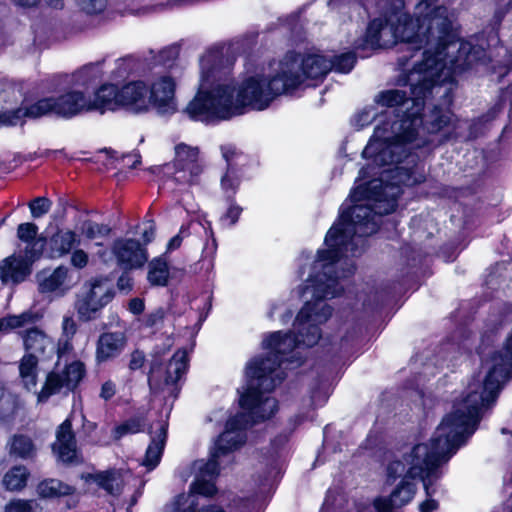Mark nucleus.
<instances>
[{
    "label": "nucleus",
    "mask_w": 512,
    "mask_h": 512,
    "mask_svg": "<svg viewBox=\"0 0 512 512\" xmlns=\"http://www.w3.org/2000/svg\"><path fill=\"white\" fill-rule=\"evenodd\" d=\"M391 173L392 183L384 184L382 179H373L351 192L350 198L355 204L348 211H343L338 223L328 231L325 237L327 249L318 251L313 264L314 274L307 279L303 293L310 295L314 301H307L295 319L297 336L280 331L271 333L263 341L268 356L250 361L258 362L257 365L264 368L267 374L270 367L284 372L281 365L297 359L295 349L318 343L321 337L319 325L332 314L331 307L323 299L338 296L343 290L339 281L354 273L355 266L347 259L348 253L355 256L358 246L363 244L362 238L378 230L380 217L396 209L400 185L416 183V179L404 167L396 166Z\"/></svg>",
    "instance_id": "nucleus-1"
},
{
    "label": "nucleus",
    "mask_w": 512,
    "mask_h": 512,
    "mask_svg": "<svg viewBox=\"0 0 512 512\" xmlns=\"http://www.w3.org/2000/svg\"><path fill=\"white\" fill-rule=\"evenodd\" d=\"M426 54V62L415 64L398 88L380 91L374 97L377 105L395 108L402 115L381 121L374 129V134L364 148V158L372 160L377 166L399 164L406 158L403 144L417 138L418 126L422 123L418 114L423 109V100L427 93L441 88V84L451 82L456 74L472 68L477 63H484L485 50L477 48L466 58L450 60L431 59Z\"/></svg>",
    "instance_id": "nucleus-2"
},
{
    "label": "nucleus",
    "mask_w": 512,
    "mask_h": 512,
    "mask_svg": "<svg viewBox=\"0 0 512 512\" xmlns=\"http://www.w3.org/2000/svg\"><path fill=\"white\" fill-rule=\"evenodd\" d=\"M481 387L480 383H469L465 396L439 424L430 444L414 445L401 459L393 460L387 467L389 479L395 480L406 473L409 479L421 480L428 499L421 503L420 512H433L438 508V502L431 496L436 493L442 476L440 466L473 434L482 410L496 400V382L488 381L484 391Z\"/></svg>",
    "instance_id": "nucleus-3"
},
{
    "label": "nucleus",
    "mask_w": 512,
    "mask_h": 512,
    "mask_svg": "<svg viewBox=\"0 0 512 512\" xmlns=\"http://www.w3.org/2000/svg\"><path fill=\"white\" fill-rule=\"evenodd\" d=\"M398 42L412 45V49H422L423 59L430 52L431 59L450 60L466 58L479 46L456 38L448 10L438 0H422L414 9V18L406 15H392L372 20L366 30L364 48H389Z\"/></svg>",
    "instance_id": "nucleus-4"
},
{
    "label": "nucleus",
    "mask_w": 512,
    "mask_h": 512,
    "mask_svg": "<svg viewBox=\"0 0 512 512\" xmlns=\"http://www.w3.org/2000/svg\"><path fill=\"white\" fill-rule=\"evenodd\" d=\"M215 55L207 54L200 60L201 77L199 90L188 103L184 113L192 120L211 123L228 120L243 113L244 108L264 110L275 97L288 93L297 77L285 80L280 67L272 77L255 74L246 77L237 89L222 81L220 72L212 67Z\"/></svg>",
    "instance_id": "nucleus-5"
},
{
    "label": "nucleus",
    "mask_w": 512,
    "mask_h": 512,
    "mask_svg": "<svg viewBox=\"0 0 512 512\" xmlns=\"http://www.w3.org/2000/svg\"><path fill=\"white\" fill-rule=\"evenodd\" d=\"M258 362H249L246 366V377L248 385L240 395V405L248 412H241L230 418L225 426L227 430L230 422H233L231 429L241 434L243 441L233 448L230 453L244 444L246 436L244 430L249 425V419L252 423L270 418L277 410L276 399L266 396L265 393L272 391L276 385L280 384L286 377L285 372L269 368V374L265 369L257 365Z\"/></svg>",
    "instance_id": "nucleus-6"
},
{
    "label": "nucleus",
    "mask_w": 512,
    "mask_h": 512,
    "mask_svg": "<svg viewBox=\"0 0 512 512\" xmlns=\"http://www.w3.org/2000/svg\"><path fill=\"white\" fill-rule=\"evenodd\" d=\"M231 427L233 422L229 423L227 430L215 441L208 461L194 462L193 467L197 473L190 486V492L176 497L171 505V512H196L198 505L196 495L212 497L217 492L215 480L219 473L221 458L228 456L230 451L243 441L241 434H235Z\"/></svg>",
    "instance_id": "nucleus-7"
},
{
    "label": "nucleus",
    "mask_w": 512,
    "mask_h": 512,
    "mask_svg": "<svg viewBox=\"0 0 512 512\" xmlns=\"http://www.w3.org/2000/svg\"><path fill=\"white\" fill-rule=\"evenodd\" d=\"M444 95V106L434 105L424 116L421 115V111L419 112L418 117L422 121L418 126L419 135L416 139L403 144L406 149V157L408 156V145L420 148L432 143L433 140L428 138V135L437 136L439 144L458 135V130L462 128V122L448 107L451 104V98L448 97L447 90Z\"/></svg>",
    "instance_id": "nucleus-8"
},
{
    "label": "nucleus",
    "mask_w": 512,
    "mask_h": 512,
    "mask_svg": "<svg viewBox=\"0 0 512 512\" xmlns=\"http://www.w3.org/2000/svg\"><path fill=\"white\" fill-rule=\"evenodd\" d=\"M280 76L285 80L297 77V82L291 87L296 89L305 78L319 79L332 70V59L320 54L301 56L294 52L287 53L279 62Z\"/></svg>",
    "instance_id": "nucleus-9"
},
{
    "label": "nucleus",
    "mask_w": 512,
    "mask_h": 512,
    "mask_svg": "<svg viewBox=\"0 0 512 512\" xmlns=\"http://www.w3.org/2000/svg\"><path fill=\"white\" fill-rule=\"evenodd\" d=\"M113 297V285L108 278L99 277L86 283L74 304L79 320L88 322L96 319Z\"/></svg>",
    "instance_id": "nucleus-10"
},
{
    "label": "nucleus",
    "mask_w": 512,
    "mask_h": 512,
    "mask_svg": "<svg viewBox=\"0 0 512 512\" xmlns=\"http://www.w3.org/2000/svg\"><path fill=\"white\" fill-rule=\"evenodd\" d=\"M187 369V352L178 350L166 366L155 354L151 360L148 383L152 390H162L164 386L176 383Z\"/></svg>",
    "instance_id": "nucleus-11"
},
{
    "label": "nucleus",
    "mask_w": 512,
    "mask_h": 512,
    "mask_svg": "<svg viewBox=\"0 0 512 512\" xmlns=\"http://www.w3.org/2000/svg\"><path fill=\"white\" fill-rule=\"evenodd\" d=\"M84 365L80 361H74L62 371H51L38 394L39 401L47 400L51 395L61 392L63 389L72 391L76 388L84 376Z\"/></svg>",
    "instance_id": "nucleus-12"
},
{
    "label": "nucleus",
    "mask_w": 512,
    "mask_h": 512,
    "mask_svg": "<svg viewBox=\"0 0 512 512\" xmlns=\"http://www.w3.org/2000/svg\"><path fill=\"white\" fill-rule=\"evenodd\" d=\"M175 180L179 183L192 185L198 182L203 172L198 147L180 143L175 146Z\"/></svg>",
    "instance_id": "nucleus-13"
},
{
    "label": "nucleus",
    "mask_w": 512,
    "mask_h": 512,
    "mask_svg": "<svg viewBox=\"0 0 512 512\" xmlns=\"http://www.w3.org/2000/svg\"><path fill=\"white\" fill-rule=\"evenodd\" d=\"M487 371L482 379L473 380L471 383H480L481 391L488 382H496L498 387L495 391V399L497 398L502 386L512 375V333L507 339L502 352L493 355L490 362H486Z\"/></svg>",
    "instance_id": "nucleus-14"
},
{
    "label": "nucleus",
    "mask_w": 512,
    "mask_h": 512,
    "mask_svg": "<svg viewBox=\"0 0 512 512\" xmlns=\"http://www.w3.org/2000/svg\"><path fill=\"white\" fill-rule=\"evenodd\" d=\"M147 85L150 109H156L159 114L176 112V82L173 77L169 75L157 76Z\"/></svg>",
    "instance_id": "nucleus-15"
},
{
    "label": "nucleus",
    "mask_w": 512,
    "mask_h": 512,
    "mask_svg": "<svg viewBox=\"0 0 512 512\" xmlns=\"http://www.w3.org/2000/svg\"><path fill=\"white\" fill-rule=\"evenodd\" d=\"M50 113L55 114V98H43L29 105H22L14 110L0 112L1 126L22 124L26 118L37 119Z\"/></svg>",
    "instance_id": "nucleus-16"
},
{
    "label": "nucleus",
    "mask_w": 512,
    "mask_h": 512,
    "mask_svg": "<svg viewBox=\"0 0 512 512\" xmlns=\"http://www.w3.org/2000/svg\"><path fill=\"white\" fill-rule=\"evenodd\" d=\"M112 252L117 262L124 269H137L142 267L147 259V251L134 239H118L113 243Z\"/></svg>",
    "instance_id": "nucleus-17"
},
{
    "label": "nucleus",
    "mask_w": 512,
    "mask_h": 512,
    "mask_svg": "<svg viewBox=\"0 0 512 512\" xmlns=\"http://www.w3.org/2000/svg\"><path fill=\"white\" fill-rule=\"evenodd\" d=\"M148 85L144 81H131L119 88L122 108L133 113H145L150 110Z\"/></svg>",
    "instance_id": "nucleus-18"
},
{
    "label": "nucleus",
    "mask_w": 512,
    "mask_h": 512,
    "mask_svg": "<svg viewBox=\"0 0 512 512\" xmlns=\"http://www.w3.org/2000/svg\"><path fill=\"white\" fill-rule=\"evenodd\" d=\"M36 278L38 289L43 294L61 297L72 288L69 269L65 266H59L53 271H41Z\"/></svg>",
    "instance_id": "nucleus-19"
},
{
    "label": "nucleus",
    "mask_w": 512,
    "mask_h": 512,
    "mask_svg": "<svg viewBox=\"0 0 512 512\" xmlns=\"http://www.w3.org/2000/svg\"><path fill=\"white\" fill-rule=\"evenodd\" d=\"M20 336L23 340L24 348L34 356L46 357L54 351V342L52 338L42 329L32 327L21 331Z\"/></svg>",
    "instance_id": "nucleus-20"
},
{
    "label": "nucleus",
    "mask_w": 512,
    "mask_h": 512,
    "mask_svg": "<svg viewBox=\"0 0 512 512\" xmlns=\"http://www.w3.org/2000/svg\"><path fill=\"white\" fill-rule=\"evenodd\" d=\"M126 337L121 332H106L99 336L95 357L98 363L118 357L126 346Z\"/></svg>",
    "instance_id": "nucleus-21"
},
{
    "label": "nucleus",
    "mask_w": 512,
    "mask_h": 512,
    "mask_svg": "<svg viewBox=\"0 0 512 512\" xmlns=\"http://www.w3.org/2000/svg\"><path fill=\"white\" fill-rule=\"evenodd\" d=\"M53 451L63 462H72L77 455V444L72 430V424L66 419L57 429L56 441L53 443Z\"/></svg>",
    "instance_id": "nucleus-22"
},
{
    "label": "nucleus",
    "mask_w": 512,
    "mask_h": 512,
    "mask_svg": "<svg viewBox=\"0 0 512 512\" xmlns=\"http://www.w3.org/2000/svg\"><path fill=\"white\" fill-rule=\"evenodd\" d=\"M402 476L405 478L398 484V486L390 494L389 498H377L374 501V505L380 510H391L393 508H399L409 503L415 493L416 485L409 478L406 473Z\"/></svg>",
    "instance_id": "nucleus-23"
},
{
    "label": "nucleus",
    "mask_w": 512,
    "mask_h": 512,
    "mask_svg": "<svg viewBox=\"0 0 512 512\" xmlns=\"http://www.w3.org/2000/svg\"><path fill=\"white\" fill-rule=\"evenodd\" d=\"M119 95V88L115 85L104 84L94 93L93 98H88V110L100 113L115 111L121 108Z\"/></svg>",
    "instance_id": "nucleus-24"
},
{
    "label": "nucleus",
    "mask_w": 512,
    "mask_h": 512,
    "mask_svg": "<svg viewBox=\"0 0 512 512\" xmlns=\"http://www.w3.org/2000/svg\"><path fill=\"white\" fill-rule=\"evenodd\" d=\"M89 112L88 98L79 91H71L55 98V114L70 118L79 113Z\"/></svg>",
    "instance_id": "nucleus-25"
},
{
    "label": "nucleus",
    "mask_w": 512,
    "mask_h": 512,
    "mask_svg": "<svg viewBox=\"0 0 512 512\" xmlns=\"http://www.w3.org/2000/svg\"><path fill=\"white\" fill-rule=\"evenodd\" d=\"M34 260H28L25 253L19 257L10 256L0 265V279L3 283H19L30 273L29 265Z\"/></svg>",
    "instance_id": "nucleus-26"
},
{
    "label": "nucleus",
    "mask_w": 512,
    "mask_h": 512,
    "mask_svg": "<svg viewBox=\"0 0 512 512\" xmlns=\"http://www.w3.org/2000/svg\"><path fill=\"white\" fill-rule=\"evenodd\" d=\"M38 227L34 223H22L17 228V237L25 243L23 253L28 260L38 259L45 246V240L37 237Z\"/></svg>",
    "instance_id": "nucleus-27"
},
{
    "label": "nucleus",
    "mask_w": 512,
    "mask_h": 512,
    "mask_svg": "<svg viewBox=\"0 0 512 512\" xmlns=\"http://www.w3.org/2000/svg\"><path fill=\"white\" fill-rule=\"evenodd\" d=\"M167 439V423L160 422L155 434L151 436V442L147 447L142 465L148 470H153L160 462Z\"/></svg>",
    "instance_id": "nucleus-28"
},
{
    "label": "nucleus",
    "mask_w": 512,
    "mask_h": 512,
    "mask_svg": "<svg viewBox=\"0 0 512 512\" xmlns=\"http://www.w3.org/2000/svg\"><path fill=\"white\" fill-rule=\"evenodd\" d=\"M10 456L20 459H31L36 455V446L32 439L23 434L13 435L7 443Z\"/></svg>",
    "instance_id": "nucleus-29"
},
{
    "label": "nucleus",
    "mask_w": 512,
    "mask_h": 512,
    "mask_svg": "<svg viewBox=\"0 0 512 512\" xmlns=\"http://www.w3.org/2000/svg\"><path fill=\"white\" fill-rule=\"evenodd\" d=\"M79 243L80 240L74 231L70 229L59 230L51 238V252L53 256L60 257L68 254Z\"/></svg>",
    "instance_id": "nucleus-30"
},
{
    "label": "nucleus",
    "mask_w": 512,
    "mask_h": 512,
    "mask_svg": "<svg viewBox=\"0 0 512 512\" xmlns=\"http://www.w3.org/2000/svg\"><path fill=\"white\" fill-rule=\"evenodd\" d=\"M19 375L23 386L28 390H34L37 385L38 358L32 354H26L19 363Z\"/></svg>",
    "instance_id": "nucleus-31"
},
{
    "label": "nucleus",
    "mask_w": 512,
    "mask_h": 512,
    "mask_svg": "<svg viewBox=\"0 0 512 512\" xmlns=\"http://www.w3.org/2000/svg\"><path fill=\"white\" fill-rule=\"evenodd\" d=\"M169 275V267L165 255L156 257L149 262L147 280L152 286H166Z\"/></svg>",
    "instance_id": "nucleus-32"
},
{
    "label": "nucleus",
    "mask_w": 512,
    "mask_h": 512,
    "mask_svg": "<svg viewBox=\"0 0 512 512\" xmlns=\"http://www.w3.org/2000/svg\"><path fill=\"white\" fill-rule=\"evenodd\" d=\"M37 493L42 498H57L74 493V488L57 479H47L37 486Z\"/></svg>",
    "instance_id": "nucleus-33"
},
{
    "label": "nucleus",
    "mask_w": 512,
    "mask_h": 512,
    "mask_svg": "<svg viewBox=\"0 0 512 512\" xmlns=\"http://www.w3.org/2000/svg\"><path fill=\"white\" fill-rule=\"evenodd\" d=\"M29 477V472L25 466L18 465L8 470L2 480L3 486L9 491L22 490Z\"/></svg>",
    "instance_id": "nucleus-34"
},
{
    "label": "nucleus",
    "mask_w": 512,
    "mask_h": 512,
    "mask_svg": "<svg viewBox=\"0 0 512 512\" xmlns=\"http://www.w3.org/2000/svg\"><path fill=\"white\" fill-rule=\"evenodd\" d=\"M91 479L109 494H117L122 487V479L117 471H106L91 475Z\"/></svg>",
    "instance_id": "nucleus-35"
},
{
    "label": "nucleus",
    "mask_w": 512,
    "mask_h": 512,
    "mask_svg": "<svg viewBox=\"0 0 512 512\" xmlns=\"http://www.w3.org/2000/svg\"><path fill=\"white\" fill-rule=\"evenodd\" d=\"M80 233L88 240H97L108 237L111 228L106 224H99L92 220H85L79 227Z\"/></svg>",
    "instance_id": "nucleus-36"
},
{
    "label": "nucleus",
    "mask_w": 512,
    "mask_h": 512,
    "mask_svg": "<svg viewBox=\"0 0 512 512\" xmlns=\"http://www.w3.org/2000/svg\"><path fill=\"white\" fill-rule=\"evenodd\" d=\"M101 75V63H89L84 65L74 74L75 83L79 85H87L91 81L96 80Z\"/></svg>",
    "instance_id": "nucleus-37"
},
{
    "label": "nucleus",
    "mask_w": 512,
    "mask_h": 512,
    "mask_svg": "<svg viewBox=\"0 0 512 512\" xmlns=\"http://www.w3.org/2000/svg\"><path fill=\"white\" fill-rule=\"evenodd\" d=\"M39 315L31 311H25L19 315L7 316L8 325L11 329L33 325L39 320Z\"/></svg>",
    "instance_id": "nucleus-38"
},
{
    "label": "nucleus",
    "mask_w": 512,
    "mask_h": 512,
    "mask_svg": "<svg viewBox=\"0 0 512 512\" xmlns=\"http://www.w3.org/2000/svg\"><path fill=\"white\" fill-rule=\"evenodd\" d=\"M332 59V69L341 73H348L355 65L356 57L353 53H343L339 56H334Z\"/></svg>",
    "instance_id": "nucleus-39"
},
{
    "label": "nucleus",
    "mask_w": 512,
    "mask_h": 512,
    "mask_svg": "<svg viewBox=\"0 0 512 512\" xmlns=\"http://www.w3.org/2000/svg\"><path fill=\"white\" fill-rule=\"evenodd\" d=\"M52 202L46 197H37L29 203L30 212L33 218H40L51 209Z\"/></svg>",
    "instance_id": "nucleus-40"
},
{
    "label": "nucleus",
    "mask_w": 512,
    "mask_h": 512,
    "mask_svg": "<svg viewBox=\"0 0 512 512\" xmlns=\"http://www.w3.org/2000/svg\"><path fill=\"white\" fill-rule=\"evenodd\" d=\"M79 7L87 14H97L106 8V0H76Z\"/></svg>",
    "instance_id": "nucleus-41"
},
{
    "label": "nucleus",
    "mask_w": 512,
    "mask_h": 512,
    "mask_svg": "<svg viewBox=\"0 0 512 512\" xmlns=\"http://www.w3.org/2000/svg\"><path fill=\"white\" fill-rule=\"evenodd\" d=\"M378 115V112L374 106L364 108L355 117L356 125L359 128H363L369 125Z\"/></svg>",
    "instance_id": "nucleus-42"
},
{
    "label": "nucleus",
    "mask_w": 512,
    "mask_h": 512,
    "mask_svg": "<svg viewBox=\"0 0 512 512\" xmlns=\"http://www.w3.org/2000/svg\"><path fill=\"white\" fill-rule=\"evenodd\" d=\"M33 504V500H13L5 506V512H33Z\"/></svg>",
    "instance_id": "nucleus-43"
},
{
    "label": "nucleus",
    "mask_w": 512,
    "mask_h": 512,
    "mask_svg": "<svg viewBox=\"0 0 512 512\" xmlns=\"http://www.w3.org/2000/svg\"><path fill=\"white\" fill-rule=\"evenodd\" d=\"M179 48L176 46L163 49L159 54V62L167 68L172 67L174 61L178 58Z\"/></svg>",
    "instance_id": "nucleus-44"
},
{
    "label": "nucleus",
    "mask_w": 512,
    "mask_h": 512,
    "mask_svg": "<svg viewBox=\"0 0 512 512\" xmlns=\"http://www.w3.org/2000/svg\"><path fill=\"white\" fill-rule=\"evenodd\" d=\"M77 332V324L74 318L70 315H65L62 318L61 323V335L60 337L73 339Z\"/></svg>",
    "instance_id": "nucleus-45"
},
{
    "label": "nucleus",
    "mask_w": 512,
    "mask_h": 512,
    "mask_svg": "<svg viewBox=\"0 0 512 512\" xmlns=\"http://www.w3.org/2000/svg\"><path fill=\"white\" fill-rule=\"evenodd\" d=\"M239 182L237 177L234 175V173L228 168L225 175L221 178V186L225 191H230L234 193L236 187L238 186Z\"/></svg>",
    "instance_id": "nucleus-46"
},
{
    "label": "nucleus",
    "mask_w": 512,
    "mask_h": 512,
    "mask_svg": "<svg viewBox=\"0 0 512 512\" xmlns=\"http://www.w3.org/2000/svg\"><path fill=\"white\" fill-rule=\"evenodd\" d=\"M145 360H146V357H145L144 352H142L140 350H134L130 354L128 367L131 371H136V370L140 369L141 367H143Z\"/></svg>",
    "instance_id": "nucleus-47"
},
{
    "label": "nucleus",
    "mask_w": 512,
    "mask_h": 512,
    "mask_svg": "<svg viewBox=\"0 0 512 512\" xmlns=\"http://www.w3.org/2000/svg\"><path fill=\"white\" fill-rule=\"evenodd\" d=\"M72 340L73 339L70 338L59 337L56 347L57 355L59 358L73 352L74 347Z\"/></svg>",
    "instance_id": "nucleus-48"
},
{
    "label": "nucleus",
    "mask_w": 512,
    "mask_h": 512,
    "mask_svg": "<svg viewBox=\"0 0 512 512\" xmlns=\"http://www.w3.org/2000/svg\"><path fill=\"white\" fill-rule=\"evenodd\" d=\"M88 263V255L84 250L77 249L72 253L71 264L76 268H84Z\"/></svg>",
    "instance_id": "nucleus-49"
},
{
    "label": "nucleus",
    "mask_w": 512,
    "mask_h": 512,
    "mask_svg": "<svg viewBox=\"0 0 512 512\" xmlns=\"http://www.w3.org/2000/svg\"><path fill=\"white\" fill-rule=\"evenodd\" d=\"M241 212H242L241 207L236 206V205H231L228 208L227 212L222 217V221H228V225L232 226L237 222Z\"/></svg>",
    "instance_id": "nucleus-50"
},
{
    "label": "nucleus",
    "mask_w": 512,
    "mask_h": 512,
    "mask_svg": "<svg viewBox=\"0 0 512 512\" xmlns=\"http://www.w3.org/2000/svg\"><path fill=\"white\" fill-rule=\"evenodd\" d=\"M116 393V385L113 381L107 380L102 384L100 397L105 401L110 400Z\"/></svg>",
    "instance_id": "nucleus-51"
},
{
    "label": "nucleus",
    "mask_w": 512,
    "mask_h": 512,
    "mask_svg": "<svg viewBox=\"0 0 512 512\" xmlns=\"http://www.w3.org/2000/svg\"><path fill=\"white\" fill-rule=\"evenodd\" d=\"M132 58L131 57H125L120 58L116 61L117 69H118V76H123L124 73H126L128 70L132 67Z\"/></svg>",
    "instance_id": "nucleus-52"
},
{
    "label": "nucleus",
    "mask_w": 512,
    "mask_h": 512,
    "mask_svg": "<svg viewBox=\"0 0 512 512\" xmlns=\"http://www.w3.org/2000/svg\"><path fill=\"white\" fill-rule=\"evenodd\" d=\"M221 152L228 165H230V161L238 154L237 149L233 145H223Z\"/></svg>",
    "instance_id": "nucleus-53"
},
{
    "label": "nucleus",
    "mask_w": 512,
    "mask_h": 512,
    "mask_svg": "<svg viewBox=\"0 0 512 512\" xmlns=\"http://www.w3.org/2000/svg\"><path fill=\"white\" fill-rule=\"evenodd\" d=\"M125 424L128 426V430L133 433H137L142 430L144 427V422L141 418H133L125 422Z\"/></svg>",
    "instance_id": "nucleus-54"
},
{
    "label": "nucleus",
    "mask_w": 512,
    "mask_h": 512,
    "mask_svg": "<svg viewBox=\"0 0 512 512\" xmlns=\"http://www.w3.org/2000/svg\"><path fill=\"white\" fill-rule=\"evenodd\" d=\"M117 286L121 291H129L132 288V279L128 274H123L117 281Z\"/></svg>",
    "instance_id": "nucleus-55"
},
{
    "label": "nucleus",
    "mask_w": 512,
    "mask_h": 512,
    "mask_svg": "<svg viewBox=\"0 0 512 512\" xmlns=\"http://www.w3.org/2000/svg\"><path fill=\"white\" fill-rule=\"evenodd\" d=\"M129 310L133 314H140L144 310V302L139 298H134L130 300Z\"/></svg>",
    "instance_id": "nucleus-56"
},
{
    "label": "nucleus",
    "mask_w": 512,
    "mask_h": 512,
    "mask_svg": "<svg viewBox=\"0 0 512 512\" xmlns=\"http://www.w3.org/2000/svg\"><path fill=\"white\" fill-rule=\"evenodd\" d=\"M164 318V311L162 309H158L155 312L151 313L148 317L149 325H156L161 322Z\"/></svg>",
    "instance_id": "nucleus-57"
},
{
    "label": "nucleus",
    "mask_w": 512,
    "mask_h": 512,
    "mask_svg": "<svg viewBox=\"0 0 512 512\" xmlns=\"http://www.w3.org/2000/svg\"><path fill=\"white\" fill-rule=\"evenodd\" d=\"M155 235V225L151 222L143 231V239L146 243L152 241Z\"/></svg>",
    "instance_id": "nucleus-58"
},
{
    "label": "nucleus",
    "mask_w": 512,
    "mask_h": 512,
    "mask_svg": "<svg viewBox=\"0 0 512 512\" xmlns=\"http://www.w3.org/2000/svg\"><path fill=\"white\" fill-rule=\"evenodd\" d=\"M128 426L123 423L119 426H117L115 429H114V438L115 439H120L121 437H123L124 435H127V434H132L130 432V430H128L127 428Z\"/></svg>",
    "instance_id": "nucleus-59"
},
{
    "label": "nucleus",
    "mask_w": 512,
    "mask_h": 512,
    "mask_svg": "<svg viewBox=\"0 0 512 512\" xmlns=\"http://www.w3.org/2000/svg\"><path fill=\"white\" fill-rule=\"evenodd\" d=\"M182 243V237L178 234L174 236L167 244V251H173L180 247Z\"/></svg>",
    "instance_id": "nucleus-60"
},
{
    "label": "nucleus",
    "mask_w": 512,
    "mask_h": 512,
    "mask_svg": "<svg viewBox=\"0 0 512 512\" xmlns=\"http://www.w3.org/2000/svg\"><path fill=\"white\" fill-rule=\"evenodd\" d=\"M196 512H225V510L220 505L210 504V505L202 507L199 510H196Z\"/></svg>",
    "instance_id": "nucleus-61"
},
{
    "label": "nucleus",
    "mask_w": 512,
    "mask_h": 512,
    "mask_svg": "<svg viewBox=\"0 0 512 512\" xmlns=\"http://www.w3.org/2000/svg\"><path fill=\"white\" fill-rule=\"evenodd\" d=\"M14 3L24 7H32L39 3L40 0H12Z\"/></svg>",
    "instance_id": "nucleus-62"
},
{
    "label": "nucleus",
    "mask_w": 512,
    "mask_h": 512,
    "mask_svg": "<svg viewBox=\"0 0 512 512\" xmlns=\"http://www.w3.org/2000/svg\"><path fill=\"white\" fill-rule=\"evenodd\" d=\"M1 93H12V94H15L16 93V89L0 82V94Z\"/></svg>",
    "instance_id": "nucleus-63"
},
{
    "label": "nucleus",
    "mask_w": 512,
    "mask_h": 512,
    "mask_svg": "<svg viewBox=\"0 0 512 512\" xmlns=\"http://www.w3.org/2000/svg\"><path fill=\"white\" fill-rule=\"evenodd\" d=\"M0 402L12 404L14 406L13 401L11 400L10 395H5L3 389L0 388Z\"/></svg>",
    "instance_id": "nucleus-64"
}]
</instances>
